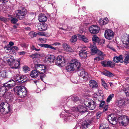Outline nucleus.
<instances>
[{"instance_id": "nucleus-1", "label": "nucleus", "mask_w": 129, "mask_h": 129, "mask_svg": "<svg viewBox=\"0 0 129 129\" xmlns=\"http://www.w3.org/2000/svg\"><path fill=\"white\" fill-rule=\"evenodd\" d=\"M80 67V63L77 59H74L71 60L66 67V69L68 71L72 72L74 71H78Z\"/></svg>"}, {"instance_id": "nucleus-2", "label": "nucleus", "mask_w": 129, "mask_h": 129, "mask_svg": "<svg viewBox=\"0 0 129 129\" xmlns=\"http://www.w3.org/2000/svg\"><path fill=\"white\" fill-rule=\"evenodd\" d=\"M13 57L11 55H8L4 57V60L6 61L11 68L16 69L18 68L20 62L18 60L13 59Z\"/></svg>"}, {"instance_id": "nucleus-3", "label": "nucleus", "mask_w": 129, "mask_h": 129, "mask_svg": "<svg viewBox=\"0 0 129 129\" xmlns=\"http://www.w3.org/2000/svg\"><path fill=\"white\" fill-rule=\"evenodd\" d=\"M14 91L20 98L24 97L27 95V90L26 88L24 86H17L15 87L14 88Z\"/></svg>"}, {"instance_id": "nucleus-4", "label": "nucleus", "mask_w": 129, "mask_h": 129, "mask_svg": "<svg viewBox=\"0 0 129 129\" xmlns=\"http://www.w3.org/2000/svg\"><path fill=\"white\" fill-rule=\"evenodd\" d=\"M10 106L7 104L2 103L0 104V112L1 113L5 112V114H7L10 112Z\"/></svg>"}, {"instance_id": "nucleus-5", "label": "nucleus", "mask_w": 129, "mask_h": 129, "mask_svg": "<svg viewBox=\"0 0 129 129\" xmlns=\"http://www.w3.org/2000/svg\"><path fill=\"white\" fill-rule=\"evenodd\" d=\"M35 68L39 73L41 74H44L46 71V68L44 65L40 64H35L34 66Z\"/></svg>"}, {"instance_id": "nucleus-6", "label": "nucleus", "mask_w": 129, "mask_h": 129, "mask_svg": "<svg viewBox=\"0 0 129 129\" xmlns=\"http://www.w3.org/2000/svg\"><path fill=\"white\" fill-rule=\"evenodd\" d=\"M84 104L87 108L89 109L92 110L94 109L96 105L95 103L93 101L90 102L87 99H85L84 101Z\"/></svg>"}, {"instance_id": "nucleus-7", "label": "nucleus", "mask_w": 129, "mask_h": 129, "mask_svg": "<svg viewBox=\"0 0 129 129\" xmlns=\"http://www.w3.org/2000/svg\"><path fill=\"white\" fill-rule=\"evenodd\" d=\"M118 121L120 124L122 126L126 125L129 122V119L127 116H122L119 117Z\"/></svg>"}, {"instance_id": "nucleus-8", "label": "nucleus", "mask_w": 129, "mask_h": 129, "mask_svg": "<svg viewBox=\"0 0 129 129\" xmlns=\"http://www.w3.org/2000/svg\"><path fill=\"white\" fill-rule=\"evenodd\" d=\"M14 79L17 82L22 83L26 81L27 78L26 76H19L17 74L15 76Z\"/></svg>"}, {"instance_id": "nucleus-9", "label": "nucleus", "mask_w": 129, "mask_h": 129, "mask_svg": "<svg viewBox=\"0 0 129 129\" xmlns=\"http://www.w3.org/2000/svg\"><path fill=\"white\" fill-rule=\"evenodd\" d=\"M72 110L73 111L81 113L87 111V108L86 107H85L82 105H80L77 107H75L73 108Z\"/></svg>"}, {"instance_id": "nucleus-10", "label": "nucleus", "mask_w": 129, "mask_h": 129, "mask_svg": "<svg viewBox=\"0 0 129 129\" xmlns=\"http://www.w3.org/2000/svg\"><path fill=\"white\" fill-rule=\"evenodd\" d=\"M26 12L25 9L21 10H17L15 11L14 15L20 19H22L26 14Z\"/></svg>"}, {"instance_id": "nucleus-11", "label": "nucleus", "mask_w": 129, "mask_h": 129, "mask_svg": "<svg viewBox=\"0 0 129 129\" xmlns=\"http://www.w3.org/2000/svg\"><path fill=\"white\" fill-rule=\"evenodd\" d=\"M114 33L111 30L108 29L106 30L105 32V38L109 40H111L114 37Z\"/></svg>"}, {"instance_id": "nucleus-12", "label": "nucleus", "mask_w": 129, "mask_h": 129, "mask_svg": "<svg viewBox=\"0 0 129 129\" xmlns=\"http://www.w3.org/2000/svg\"><path fill=\"white\" fill-rule=\"evenodd\" d=\"M55 63L58 66H64V57L60 55L58 56L57 57Z\"/></svg>"}, {"instance_id": "nucleus-13", "label": "nucleus", "mask_w": 129, "mask_h": 129, "mask_svg": "<svg viewBox=\"0 0 129 129\" xmlns=\"http://www.w3.org/2000/svg\"><path fill=\"white\" fill-rule=\"evenodd\" d=\"M89 29L90 33L94 34L98 33L99 31L100 28L96 25H92L89 27Z\"/></svg>"}, {"instance_id": "nucleus-14", "label": "nucleus", "mask_w": 129, "mask_h": 129, "mask_svg": "<svg viewBox=\"0 0 129 129\" xmlns=\"http://www.w3.org/2000/svg\"><path fill=\"white\" fill-rule=\"evenodd\" d=\"M108 119L109 122L113 125H115L117 123V119L113 114L108 116Z\"/></svg>"}, {"instance_id": "nucleus-15", "label": "nucleus", "mask_w": 129, "mask_h": 129, "mask_svg": "<svg viewBox=\"0 0 129 129\" xmlns=\"http://www.w3.org/2000/svg\"><path fill=\"white\" fill-rule=\"evenodd\" d=\"M4 94H4L3 96H4V97L5 99L7 101H12L13 99V95L11 94L10 92H5Z\"/></svg>"}, {"instance_id": "nucleus-16", "label": "nucleus", "mask_w": 129, "mask_h": 129, "mask_svg": "<svg viewBox=\"0 0 129 129\" xmlns=\"http://www.w3.org/2000/svg\"><path fill=\"white\" fill-rule=\"evenodd\" d=\"M63 113H62L60 115V117L63 118L65 121H69L70 119V117L71 116L72 114L67 112H64V114Z\"/></svg>"}, {"instance_id": "nucleus-17", "label": "nucleus", "mask_w": 129, "mask_h": 129, "mask_svg": "<svg viewBox=\"0 0 129 129\" xmlns=\"http://www.w3.org/2000/svg\"><path fill=\"white\" fill-rule=\"evenodd\" d=\"M6 84V86L9 89L12 88L15 85V82L13 79L9 80L7 83Z\"/></svg>"}, {"instance_id": "nucleus-18", "label": "nucleus", "mask_w": 129, "mask_h": 129, "mask_svg": "<svg viewBox=\"0 0 129 129\" xmlns=\"http://www.w3.org/2000/svg\"><path fill=\"white\" fill-rule=\"evenodd\" d=\"M129 35L126 34V36L122 39V42L123 44L125 45V47L127 48L129 47Z\"/></svg>"}, {"instance_id": "nucleus-19", "label": "nucleus", "mask_w": 129, "mask_h": 129, "mask_svg": "<svg viewBox=\"0 0 129 129\" xmlns=\"http://www.w3.org/2000/svg\"><path fill=\"white\" fill-rule=\"evenodd\" d=\"M38 29L40 31H44L47 29V26L46 23L39 24L37 26Z\"/></svg>"}, {"instance_id": "nucleus-20", "label": "nucleus", "mask_w": 129, "mask_h": 129, "mask_svg": "<svg viewBox=\"0 0 129 129\" xmlns=\"http://www.w3.org/2000/svg\"><path fill=\"white\" fill-rule=\"evenodd\" d=\"M80 76L83 78H86L87 80H90L91 78L90 76L84 71H81Z\"/></svg>"}, {"instance_id": "nucleus-21", "label": "nucleus", "mask_w": 129, "mask_h": 129, "mask_svg": "<svg viewBox=\"0 0 129 129\" xmlns=\"http://www.w3.org/2000/svg\"><path fill=\"white\" fill-rule=\"evenodd\" d=\"M123 58V56L121 55L118 56L114 57L113 60L116 63H118L119 62L122 63L124 62Z\"/></svg>"}, {"instance_id": "nucleus-22", "label": "nucleus", "mask_w": 129, "mask_h": 129, "mask_svg": "<svg viewBox=\"0 0 129 129\" xmlns=\"http://www.w3.org/2000/svg\"><path fill=\"white\" fill-rule=\"evenodd\" d=\"M89 85L90 87L92 88H96L98 86L97 83L94 80H90L89 81Z\"/></svg>"}, {"instance_id": "nucleus-23", "label": "nucleus", "mask_w": 129, "mask_h": 129, "mask_svg": "<svg viewBox=\"0 0 129 129\" xmlns=\"http://www.w3.org/2000/svg\"><path fill=\"white\" fill-rule=\"evenodd\" d=\"M38 18L40 22H45L47 21V17L42 13L39 15Z\"/></svg>"}, {"instance_id": "nucleus-24", "label": "nucleus", "mask_w": 129, "mask_h": 129, "mask_svg": "<svg viewBox=\"0 0 129 129\" xmlns=\"http://www.w3.org/2000/svg\"><path fill=\"white\" fill-rule=\"evenodd\" d=\"M90 123V121L89 120H87L84 121H83L81 124V126L82 128H87L88 127Z\"/></svg>"}, {"instance_id": "nucleus-25", "label": "nucleus", "mask_w": 129, "mask_h": 129, "mask_svg": "<svg viewBox=\"0 0 129 129\" xmlns=\"http://www.w3.org/2000/svg\"><path fill=\"white\" fill-rule=\"evenodd\" d=\"M77 37L79 39L83 41L85 43H87L89 41L88 40L84 35L78 34L77 35Z\"/></svg>"}, {"instance_id": "nucleus-26", "label": "nucleus", "mask_w": 129, "mask_h": 129, "mask_svg": "<svg viewBox=\"0 0 129 129\" xmlns=\"http://www.w3.org/2000/svg\"><path fill=\"white\" fill-rule=\"evenodd\" d=\"M46 59H47L49 62H54V60L55 59V57L53 55H48L45 57Z\"/></svg>"}, {"instance_id": "nucleus-27", "label": "nucleus", "mask_w": 129, "mask_h": 129, "mask_svg": "<svg viewBox=\"0 0 129 129\" xmlns=\"http://www.w3.org/2000/svg\"><path fill=\"white\" fill-rule=\"evenodd\" d=\"M38 73H39L36 70H33L31 72L30 75L32 78H35L38 76Z\"/></svg>"}, {"instance_id": "nucleus-28", "label": "nucleus", "mask_w": 129, "mask_h": 129, "mask_svg": "<svg viewBox=\"0 0 129 129\" xmlns=\"http://www.w3.org/2000/svg\"><path fill=\"white\" fill-rule=\"evenodd\" d=\"M63 47L64 49L67 52H70L72 51V48L68 45L66 43L63 44Z\"/></svg>"}, {"instance_id": "nucleus-29", "label": "nucleus", "mask_w": 129, "mask_h": 129, "mask_svg": "<svg viewBox=\"0 0 129 129\" xmlns=\"http://www.w3.org/2000/svg\"><path fill=\"white\" fill-rule=\"evenodd\" d=\"M87 51L83 49L80 51L79 52V55L82 57H85L87 56Z\"/></svg>"}, {"instance_id": "nucleus-30", "label": "nucleus", "mask_w": 129, "mask_h": 129, "mask_svg": "<svg viewBox=\"0 0 129 129\" xmlns=\"http://www.w3.org/2000/svg\"><path fill=\"white\" fill-rule=\"evenodd\" d=\"M39 45L42 47L47 48L55 50L56 49L54 47L52 46L51 45L46 44H39Z\"/></svg>"}, {"instance_id": "nucleus-31", "label": "nucleus", "mask_w": 129, "mask_h": 129, "mask_svg": "<svg viewBox=\"0 0 129 129\" xmlns=\"http://www.w3.org/2000/svg\"><path fill=\"white\" fill-rule=\"evenodd\" d=\"M8 75L7 73L6 70L2 71L0 72V77L3 78H6L7 77Z\"/></svg>"}, {"instance_id": "nucleus-32", "label": "nucleus", "mask_w": 129, "mask_h": 129, "mask_svg": "<svg viewBox=\"0 0 129 129\" xmlns=\"http://www.w3.org/2000/svg\"><path fill=\"white\" fill-rule=\"evenodd\" d=\"M125 101L123 100H120L119 101L118 103V105L120 108H123L125 105Z\"/></svg>"}, {"instance_id": "nucleus-33", "label": "nucleus", "mask_w": 129, "mask_h": 129, "mask_svg": "<svg viewBox=\"0 0 129 129\" xmlns=\"http://www.w3.org/2000/svg\"><path fill=\"white\" fill-rule=\"evenodd\" d=\"M92 40L93 43H99L100 40L99 38L96 35L93 36L92 38Z\"/></svg>"}, {"instance_id": "nucleus-34", "label": "nucleus", "mask_w": 129, "mask_h": 129, "mask_svg": "<svg viewBox=\"0 0 129 129\" xmlns=\"http://www.w3.org/2000/svg\"><path fill=\"white\" fill-rule=\"evenodd\" d=\"M90 50L92 55H94L96 54L98 49L96 46L91 47Z\"/></svg>"}, {"instance_id": "nucleus-35", "label": "nucleus", "mask_w": 129, "mask_h": 129, "mask_svg": "<svg viewBox=\"0 0 129 129\" xmlns=\"http://www.w3.org/2000/svg\"><path fill=\"white\" fill-rule=\"evenodd\" d=\"M75 27L74 26H67L66 27L63 26V27H60V29L64 30H67L69 31L72 29H74Z\"/></svg>"}, {"instance_id": "nucleus-36", "label": "nucleus", "mask_w": 129, "mask_h": 129, "mask_svg": "<svg viewBox=\"0 0 129 129\" xmlns=\"http://www.w3.org/2000/svg\"><path fill=\"white\" fill-rule=\"evenodd\" d=\"M9 89V88H8L7 86H6V84L3 85V86H0V92H6V90H8Z\"/></svg>"}, {"instance_id": "nucleus-37", "label": "nucleus", "mask_w": 129, "mask_h": 129, "mask_svg": "<svg viewBox=\"0 0 129 129\" xmlns=\"http://www.w3.org/2000/svg\"><path fill=\"white\" fill-rule=\"evenodd\" d=\"M103 74L106 76L109 77H112L114 76L112 73L107 70H106L104 72Z\"/></svg>"}, {"instance_id": "nucleus-38", "label": "nucleus", "mask_w": 129, "mask_h": 129, "mask_svg": "<svg viewBox=\"0 0 129 129\" xmlns=\"http://www.w3.org/2000/svg\"><path fill=\"white\" fill-rule=\"evenodd\" d=\"M8 50H15L17 51L18 50V48L16 46H13L12 47H8L7 46L6 47Z\"/></svg>"}, {"instance_id": "nucleus-39", "label": "nucleus", "mask_w": 129, "mask_h": 129, "mask_svg": "<svg viewBox=\"0 0 129 129\" xmlns=\"http://www.w3.org/2000/svg\"><path fill=\"white\" fill-rule=\"evenodd\" d=\"M124 62L125 64L129 63V55H125Z\"/></svg>"}, {"instance_id": "nucleus-40", "label": "nucleus", "mask_w": 129, "mask_h": 129, "mask_svg": "<svg viewBox=\"0 0 129 129\" xmlns=\"http://www.w3.org/2000/svg\"><path fill=\"white\" fill-rule=\"evenodd\" d=\"M122 90L125 93L126 96H129V86L126 88H124Z\"/></svg>"}, {"instance_id": "nucleus-41", "label": "nucleus", "mask_w": 129, "mask_h": 129, "mask_svg": "<svg viewBox=\"0 0 129 129\" xmlns=\"http://www.w3.org/2000/svg\"><path fill=\"white\" fill-rule=\"evenodd\" d=\"M114 96V94H111L107 98L106 100V102L108 103L112 100V98Z\"/></svg>"}, {"instance_id": "nucleus-42", "label": "nucleus", "mask_w": 129, "mask_h": 129, "mask_svg": "<svg viewBox=\"0 0 129 129\" xmlns=\"http://www.w3.org/2000/svg\"><path fill=\"white\" fill-rule=\"evenodd\" d=\"M40 56L41 55L40 54L35 53L30 55L29 57L30 58H35L40 57Z\"/></svg>"}, {"instance_id": "nucleus-43", "label": "nucleus", "mask_w": 129, "mask_h": 129, "mask_svg": "<svg viewBox=\"0 0 129 129\" xmlns=\"http://www.w3.org/2000/svg\"><path fill=\"white\" fill-rule=\"evenodd\" d=\"M108 19L107 18H106L105 19L102 20H100V21H101L102 23H101L102 25H105L107 24L108 22Z\"/></svg>"}, {"instance_id": "nucleus-44", "label": "nucleus", "mask_w": 129, "mask_h": 129, "mask_svg": "<svg viewBox=\"0 0 129 129\" xmlns=\"http://www.w3.org/2000/svg\"><path fill=\"white\" fill-rule=\"evenodd\" d=\"M77 37L75 35L73 36L71 39L70 40L71 42L72 43H74L77 41Z\"/></svg>"}, {"instance_id": "nucleus-45", "label": "nucleus", "mask_w": 129, "mask_h": 129, "mask_svg": "<svg viewBox=\"0 0 129 129\" xmlns=\"http://www.w3.org/2000/svg\"><path fill=\"white\" fill-rule=\"evenodd\" d=\"M96 53L99 55L98 56L101 57H103L105 55V54L103 53L102 52L98 50V51H97V52Z\"/></svg>"}, {"instance_id": "nucleus-46", "label": "nucleus", "mask_w": 129, "mask_h": 129, "mask_svg": "<svg viewBox=\"0 0 129 129\" xmlns=\"http://www.w3.org/2000/svg\"><path fill=\"white\" fill-rule=\"evenodd\" d=\"M23 70L25 73L27 72L28 71H29L30 70L29 68L26 66H24L23 67Z\"/></svg>"}, {"instance_id": "nucleus-47", "label": "nucleus", "mask_w": 129, "mask_h": 129, "mask_svg": "<svg viewBox=\"0 0 129 129\" xmlns=\"http://www.w3.org/2000/svg\"><path fill=\"white\" fill-rule=\"evenodd\" d=\"M29 35L31 37H34L36 36L37 34L35 32H31L29 33Z\"/></svg>"}, {"instance_id": "nucleus-48", "label": "nucleus", "mask_w": 129, "mask_h": 129, "mask_svg": "<svg viewBox=\"0 0 129 129\" xmlns=\"http://www.w3.org/2000/svg\"><path fill=\"white\" fill-rule=\"evenodd\" d=\"M103 57H102L98 56V57L94 58V59L95 61L97 62L100 60H103Z\"/></svg>"}, {"instance_id": "nucleus-49", "label": "nucleus", "mask_w": 129, "mask_h": 129, "mask_svg": "<svg viewBox=\"0 0 129 129\" xmlns=\"http://www.w3.org/2000/svg\"><path fill=\"white\" fill-rule=\"evenodd\" d=\"M69 98H71L74 101H77L78 100V98L77 97H74L71 96L69 97Z\"/></svg>"}, {"instance_id": "nucleus-50", "label": "nucleus", "mask_w": 129, "mask_h": 129, "mask_svg": "<svg viewBox=\"0 0 129 129\" xmlns=\"http://www.w3.org/2000/svg\"><path fill=\"white\" fill-rule=\"evenodd\" d=\"M102 84L103 86L106 89H108V87L107 85V84L104 81H102Z\"/></svg>"}, {"instance_id": "nucleus-51", "label": "nucleus", "mask_w": 129, "mask_h": 129, "mask_svg": "<svg viewBox=\"0 0 129 129\" xmlns=\"http://www.w3.org/2000/svg\"><path fill=\"white\" fill-rule=\"evenodd\" d=\"M11 21L13 23H15L17 22L18 19L16 18H13L11 20Z\"/></svg>"}, {"instance_id": "nucleus-52", "label": "nucleus", "mask_w": 129, "mask_h": 129, "mask_svg": "<svg viewBox=\"0 0 129 129\" xmlns=\"http://www.w3.org/2000/svg\"><path fill=\"white\" fill-rule=\"evenodd\" d=\"M101 112H98L96 114V117L97 118L99 119L101 115Z\"/></svg>"}, {"instance_id": "nucleus-53", "label": "nucleus", "mask_w": 129, "mask_h": 129, "mask_svg": "<svg viewBox=\"0 0 129 129\" xmlns=\"http://www.w3.org/2000/svg\"><path fill=\"white\" fill-rule=\"evenodd\" d=\"M39 41L41 42L42 43L44 42L45 39V38H40L39 39Z\"/></svg>"}, {"instance_id": "nucleus-54", "label": "nucleus", "mask_w": 129, "mask_h": 129, "mask_svg": "<svg viewBox=\"0 0 129 129\" xmlns=\"http://www.w3.org/2000/svg\"><path fill=\"white\" fill-rule=\"evenodd\" d=\"M101 64L102 66L104 67H107L106 61H102L101 62Z\"/></svg>"}, {"instance_id": "nucleus-55", "label": "nucleus", "mask_w": 129, "mask_h": 129, "mask_svg": "<svg viewBox=\"0 0 129 129\" xmlns=\"http://www.w3.org/2000/svg\"><path fill=\"white\" fill-rule=\"evenodd\" d=\"M107 67L110 66H111L112 62L111 61H106Z\"/></svg>"}, {"instance_id": "nucleus-56", "label": "nucleus", "mask_w": 129, "mask_h": 129, "mask_svg": "<svg viewBox=\"0 0 129 129\" xmlns=\"http://www.w3.org/2000/svg\"><path fill=\"white\" fill-rule=\"evenodd\" d=\"M99 129H109L108 127H106L105 126H101L100 127Z\"/></svg>"}, {"instance_id": "nucleus-57", "label": "nucleus", "mask_w": 129, "mask_h": 129, "mask_svg": "<svg viewBox=\"0 0 129 129\" xmlns=\"http://www.w3.org/2000/svg\"><path fill=\"white\" fill-rule=\"evenodd\" d=\"M60 45H61L60 43H59L58 42L55 43L54 44H52V45H55V46Z\"/></svg>"}, {"instance_id": "nucleus-58", "label": "nucleus", "mask_w": 129, "mask_h": 129, "mask_svg": "<svg viewBox=\"0 0 129 129\" xmlns=\"http://www.w3.org/2000/svg\"><path fill=\"white\" fill-rule=\"evenodd\" d=\"M6 19L4 17H0V20L3 21H5L6 20Z\"/></svg>"}, {"instance_id": "nucleus-59", "label": "nucleus", "mask_w": 129, "mask_h": 129, "mask_svg": "<svg viewBox=\"0 0 129 129\" xmlns=\"http://www.w3.org/2000/svg\"><path fill=\"white\" fill-rule=\"evenodd\" d=\"M105 103V102L104 101L100 103V107H102Z\"/></svg>"}, {"instance_id": "nucleus-60", "label": "nucleus", "mask_w": 129, "mask_h": 129, "mask_svg": "<svg viewBox=\"0 0 129 129\" xmlns=\"http://www.w3.org/2000/svg\"><path fill=\"white\" fill-rule=\"evenodd\" d=\"M26 53L25 51H22L19 53V54L20 55H23L24 54Z\"/></svg>"}, {"instance_id": "nucleus-61", "label": "nucleus", "mask_w": 129, "mask_h": 129, "mask_svg": "<svg viewBox=\"0 0 129 129\" xmlns=\"http://www.w3.org/2000/svg\"><path fill=\"white\" fill-rule=\"evenodd\" d=\"M21 46L25 48H26L27 47L28 45L27 44L24 43L22 44Z\"/></svg>"}, {"instance_id": "nucleus-62", "label": "nucleus", "mask_w": 129, "mask_h": 129, "mask_svg": "<svg viewBox=\"0 0 129 129\" xmlns=\"http://www.w3.org/2000/svg\"><path fill=\"white\" fill-rule=\"evenodd\" d=\"M14 44V43L12 42H9V45L10 46V47H11Z\"/></svg>"}, {"instance_id": "nucleus-63", "label": "nucleus", "mask_w": 129, "mask_h": 129, "mask_svg": "<svg viewBox=\"0 0 129 129\" xmlns=\"http://www.w3.org/2000/svg\"><path fill=\"white\" fill-rule=\"evenodd\" d=\"M108 106H105V107H104V110H103V111H106L107 110V108H108Z\"/></svg>"}, {"instance_id": "nucleus-64", "label": "nucleus", "mask_w": 129, "mask_h": 129, "mask_svg": "<svg viewBox=\"0 0 129 129\" xmlns=\"http://www.w3.org/2000/svg\"><path fill=\"white\" fill-rule=\"evenodd\" d=\"M125 73L129 75V68L126 70V71L125 72Z\"/></svg>"}]
</instances>
